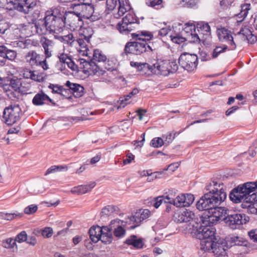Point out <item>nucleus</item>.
Returning a JSON list of instances; mask_svg holds the SVG:
<instances>
[{"mask_svg": "<svg viewBox=\"0 0 257 257\" xmlns=\"http://www.w3.org/2000/svg\"><path fill=\"white\" fill-rule=\"evenodd\" d=\"M116 208L113 205H108L102 208L101 213L103 215H109L115 212Z\"/></svg>", "mask_w": 257, "mask_h": 257, "instance_id": "09e8293b", "label": "nucleus"}, {"mask_svg": "<svg viewBox=\"0 0 257 257\" xmlns=\"http://www.w3.org/2000/svg\"><path fill=\"white\" fill-rule=\"evenodd\" d=\"M152 214V212L147 209H142L136 211L134 215L127 217L129 220V224H133L130 229H134L138 226L143 220L148 218Z\"/></svg>", "mask_w": 257, "mask_h": 257, "instance_id": "2eb2a0df", "label": "nucleus"}, {"mask_svg": "<svg viewBox=\"0 0 257 257\" xmlns=\"http://www.w3.org/2000/svg\"><path fill=\"white\" fill-rule=\"evenodd\" d=\"M216 33L219 41L226 43L229 47V50H235L237 45H238V41L240 39L238 32L233 34L228 29L221 27L217 29Z\"/></svg>", "mask_w": 257, "mask_h": 257, "instance_id": "423d86ee", "label": "nucleus"}, {"mask_svg": "<svg viewBox=\"0 0 257 257\" xmlns=\"http://www.w3.org/2000/svg\"><path fill=\"white\" fill-rule=\"evenodd\" d=\"M31 79L37 82H43L45 79L44 74L39 73L38 71H33L32 74Z\"/></svg>", "mask_w": 257, "mask_h": 257, "instance_id": "49530a36", "label": "nucleus"}, {"mask_svg": "<svg viewBox=\"0 0 257 257\" xmlns=\"http://www.w3.org/2000/svg\"><path fill=\"white\" fill-rule=\"evenodd\" d=\"M96 4L95 5H78L76 6V10L79 11L78 13L81 17L89 19L92 22L98 20L100 18V16L97 13L95 12Z\"/></svg>", "mask_w": 257, "mask_h": 257, "instance_id": "f8f14e48", "label": "nucleus"}, {"mask_svg": "<svg viewBox=\"0 0 257 257\" xmlns=\"http://www.w3.org/2000/svg\"><path fill=\"white\" fill-rule=\"evenodd\" d=\"M16 242L15 239L9 238L3 241L2 245L6 248H13L16 245Z\"/></svg>", "mask_w": 257, "mask_h": 257, "instance_id": "de8ad7c7", "label": "nucleus"}, {"mask_svg": "<svg viewBox=\"0 0 257 257\" xmlns=\"http://www.w3.org/2000/svg\"><path fill=\"white\" fill-rule=\"evenodd\" d=\"M130 65L132 67H135L138 68L139 71H144L145 73H147V71H149V69H151V65L148 63H141L137 62L131 61Z\"/></svg>", "mask_w": 257, "mask_h": 257, "instance_id": "ea45409f", "label": "nucleus"}, {"mask_svg": "<svg viewBox=\"0 0 257 257\" xmlns=\"http://www.w3.org/2000/svg\"><path fill=\"white\" fill-rule=\"evenodd\" d=\"M178 69V65L175 62L169 60L158 61L153 66L149 71L157 75L167 76L170 73H173Z\"/></svg>", "mask_w": 257, "mask_h": 257, "instance_id": "6e6552de", "label": "nucleus"}, {"mask_svg": "<svg viewBox=\"0 0 257 257\" xmlns=\"http://www.w3.org/2000/svg\"><path fill=\"white\" fill-rule=\"evenodd\" d=\"M164 144V141L161 138H155L151 142V146L154 148L161 147Z\"/></svg>", "mask_w": 257, "mask_h": 257, "instance_id": "3c124183", "label": "nucleus"}, {"mask_svg": "<svg viewBox=\"0 0 257 257\" xmlns=\"http://www.w3.org/2000/svg\"><path fill=\"white\" fill-rule=\"evenodd\" d=\"M170 37L173 42L177 44H180L185 41H187L186 37L185 36L183 37L179 36H173L172 35H171Z\"/></svg>", "mask_w": 257, "mask_h": 257, "instance_id": "052dcab7", "label": "nucleus"}, {"mask_svg": "<svg viewBox=\"0 0 257 257\" xmlns=\"http://www.w3.org/2000/svg\"><path fill=\"white\" fill-rule=\"evenodd\" d=\"M27 235L25 231H23L19 233L15 238L16 241L22 242L26 241Z\"/></svg>", "mask_w": 257, "mask_h": 257, "instance_id": "4d7b16f0", "label": "nucleus"}, {"mask_svg": "<svg viewBox=\"0 0 257 257\" xmlns=\"http://www.w3.org/2000/svg\"><path fill=\"white\" fill-rule=\"evenodd\" d=\"M228 249V246L225 240H219L217 241H214L212 248V252L217 255H225L226 254V251Z\"/></svg>", "mask_w": 257, "mask_h": 257, "instance_id": "b1692460", "label": "nucleus"}, {"mask_svg": "<svg viewBox=\"0 0 257 257\" xmlns=\"http://www.w3.org/2000/svg\"><path fill=\"white\" fill-rule=\"evenodd\" d=\"M200 250L209 251L211 250H212V248L214 244V240L210 239H200Z\"/></svg>", "mask_w": 257, "mask_h": 257, "instance_id": "c9c22d12", "label": "nucleus"}, {"mask_svg": "<svg viewBox=\"0 0 257 257\" xmlns=\"http://www.w3.org/2000/svg\"><path fill=\"white\" fill-rule=\"evenodd\" d=\"M167 200H165V203H170L178 207H185L189 206L193 203L194 197L192 194H180L175 198L173 197V194L166 196Z\"/></svg>", "mask_w": 257, "mask_h": 257, "instance_id": "9d476101", "label": "nucleus"}, {"mask_svg": "<svg viewBox=\"0 0 257 257\" xmlns=\"http://www.w3.org/2000/svg\"><path fill=\"white\" fill-rule=\"evenodd\" d=\"M80 64V68L82 69L85 73L90 75L94 74L97 76L103 75L105 71L100 68L92 61H88L83 58H79L77 60Z\"/></svg>", "mask_w": 257, "mask_h": 257, "instance_id": "ddd939ff", "label": "nucleus"}, {"mask_svg": "<svg viewBox=\"0 0 257 257\" xmlns=\"http://www.w3.org/2000/svg\"><path fill=\"white\" fill-rule=\"evenodd\" d=\"M211 186L213 187L211 190L205 194L196 204L200 211H209L214 206L220 205L226 198V187L223 183L213 181Z\"/></svg>", "mask_w": 257, "mask_h": 257, "instance_id": "f257e3e1", "label": "nucleus"}, {"mask_svg": "<svg viewBox=\"0 0 257 257\" xmlns=\"http://www.w3.org/2000/svg\"><path fill=\"white\" fill-rule=\"evenodd\" d=\"M230 242L233 245L245 247L244 253L248 252L247 247L249 246L248 241L243 237L234 236L230 238Z\"/></svg>", "mask_w": 257, "mask_h": 257, "instance_id": "7c9ffc66", "label": "nucleus"}, {"mask_svg": "<svg viewBox=\"0 0 257 257\" xmlns=\"http://www.w3.org/2000/svg\"><path fill=\"white\" fill-rule=\"evenodd\" d=\"M101 230V227L98 226H92L89 229V237L93 242L96 243L98 240H100L101 234L102 233Z\"/></svg>", "mask_w": 257, "mask_h": 257, "instance_id": "c756f323", "label": "nucleus"}, {"mask_svg": "<svg viewBox=\"0 0 257 257\" xmlns=\"http://www.w3.org/2000/svg\"><path fill=\"white\" fill-rule=\"evenodd\" d=\"M16 51L8 49L5 45L0 46V56L11 61H14L16 58Z\"/></svg>", "mask_w": 257, "mask_h": 257, "instance_id": "cd10ccee", "label": "nucleus"}, {"mask_svg": "<svg viewBox=\"0 0 257 257\" xmlns=\"http://www.w3.org/2000/svg\"><path fill=\"white\" fill-rule=\"evenodd\" d=\"M213 225H205L202 223L201 227L199 229L198 237L200 239H214L215 229Z\"/></svg>", "mask_w": 257, "mask_h": 257, "instance_id": "aec40b11", "label": "nucleus"}, {"mask_svg": "<svg viewBox=\"0 0 257 257\" xmlns=\"http://www.w3.org/2000/svg\"><path fill=\"white\" fill-rule=\"evenodd\" d=\"M46 100H51V99L45 93H39L34 97L32 102L35 105H42Z\"/></svg>", "mask_w": 257, "mask_h": 257, "instance_id": "72a5a7b5", "label": "nucleus"}, {"mask_svg": "<svg viewBox=\"0 0 257 257\" xmlns=\"http://www.w3.org/2000/svg\"><path fill=\"white\" fill-rule=\"evenodd\" d=\"M93 59L97 62H105L107 57L101 51L96 49L93 51Z\"/></svg>", "mask_w": 257, "mask_h": 257, "instance_id": "a19ab883", "label": "nucleus"}, {"mask_svg": "<svg viewBox=\"0 0 257 257\" xmlns=\"http://www.w3.org/2000/svg\"><path fill=\"white\" fill-rule=\"evenodd\" d=\"M21 113V109L18 105H11L4 110V121L8 125H12L19 120Z\"/></svg>", "mask_w": 257, "mask_h": 257, "instance_id": "1a4fd4ad", "label": "nucleus"}, {"mask_svg": "<svg viewBox=\"0 0 257 257\" xmlns=\"http://www.w3.org/2000/svg\"><path fill=\"white\" fill-rule=\"evenodd\" d=\"M227 209L224 207L214 206L209 211L205 212L201 221L205 225L215 224L220 220H223V218L227 215Z\"/></svg>", "mask_w": 257, "mask_h": 257, "instance_id": "0eeeda50", "label": "nucleus"}, {"mask_svg": "<svg viewBox=\"0 0 257 257\" xmlns=\"http://www.w3.org/2000/svg\"><path fill=\"white\" fill-rule=\"evenodd\" d=\"M9 25L7 23L4 22L0 23V35L4 34L9 29Z\"/></svg>", "mask_w": 257, "mask_h": 257, "instance_id": "774afa93", "label": "nucleus"}, {"mask_svg": "<svg viewBox=\"0 0 257 257\" xmlns=\"http://www.w3.org/2000/svg\"><path fill=\"white\" fill-rule=\"evenodd\" d=\"M41 58V55L34 50L29 51L25 56L26 62L32 67L38 66Z\"/></svg>", "mask_w": 257, "mask_h": 257, "instance_id": "4be33fe9", "label": "nucleus"}, {"mask_svg": "<svg viewBox=\"0 0 257 257\" xmlns=\"http://www.w3.org/2000/svg\"><path fill=\"white\" fill-rule=\"evenodd\" d=\"M197 59V55L185 53L180 56L179 63L184 69L192 71L196 68Z\"/></svg>", "mask_w": 257, "mask_h": 257, "instance_id": "4468645a", "label": "nucleus"}, {"mask_svg": "<svg viewBox=\"0 0 257 257\" xmlns=\"http://www.w3.org/2000/svg\"><path fill=\"white\" fill-rule=\"evenodd\" d=\"M90 37L83 36L77 40V42L80 46V49L78 50L79 54L82 56L88 55V49L87 45L89 43Z\"/></svg>", "mask_w": 257, "mask_h": 257, "instance_id": "bb28decb", "label": "nucleus"}, {"mask_svg": "<svg viewBox=\"0 0 257 257\" xmlns=\"http://www.w3.org/2000/svg\"><path fill=\"white\" fill-rule=\"evenodd\" d=\"M165 200H167L166 196H159L155 199V202L154 203L153 206L156 208H158L163 202H165Z\"/></svg>", "mask_w": 257, "mask_h": 257, "instance_id": "13d9d810", "label": "nucleus"}, {"mask_svg": "<svg viewBox=\"0 0 257 257\" xmlns=\"http://www.w3.org/2000/svg\"><path fill=\"white\" fill-rule=\"evenodd\" d=\"M41 235L45 238H49L52 236L53 231V229L50 227H45L41 230Z\"/></svg>", "mask_w": 257, "mask_h": 257, "instance_id": "864d4df0", "label": "nucleus"}, {"mask_svg": "<svg viewBox=\"0 0 257 257\" xmlns=\"http://www.w3.org/2000/svg\"><path fill=\"white\" fill-rule=\"evenodd\" d=\"M223 220L230 228L235 229L240 228L243 224L248 222L249 218L243 214H227V216L223 218Z\"/></svg>", "mask_w": 257, "mask_h": 257, "instance_id": "9b49d317", "label": "nucleus"}, {"mask_svg": "<svg viewBox=\"0 0 257 257\" xmlns=\"http://www.w3.org/2000/svg\"><path fill=\"white\" fill-rule=\"evenodd\" d=\"M162 0H146V4L156 9H160L163 7Z\"/></svg>", "mask_w": 257, "mask_h": 257, "instance_id": "37998d69", "label": "nucleus"}, {"mask_svg": "<svg viewBox=\"0 0 257 257\" xmlns=\"http://www.w3.org/2000/svg\"><path fill=\"white\" fill-rule=\"evenodd\" d=\"M54 38L58 40L64 44L70 46H73L75 41V38L72 33H69L68 34L64 36L55 35Z\"/></svg>", "mask_w": 257, "mask_h": 257, "instance_id": "2f4dec72", "label": "nucleus"}, {"mask_svg": "<svg viewBox=\"0 0 257 257\" xmlns=\"http://www.w3.org/2000/svg\"><path fill=\"white\" fill-rule=\"evenodd\" d=\"M196 31L195 25L189 23L186 24L183 32V35L186 37V40L191 43L199 42L200 38Z\"/></svg>", "mask_w": 257, "mask_h": 257, "instance_id": "6ab92c4d", "label": "nucleus"}, {"mask_svg": "<svg viewBox=\"0 0 257 257\" xmlns=\"http://www.w3.org/2000/svg\"><path fill=\"white\" fill-rule=\"evenodd\" d=\"M23 214L22 213H1L0 217L4 219L7 220H12L17 217H21Z\"/></svg>", "mask_w": 257, "mask_h": 257, "instance_id": "c03bdc74", "label": "nucleus"}, {"mask_svg": "<svg viewBox=\"0 0 257 257\" xmlns=\"http://www.w3.org/2000/svg\"><path fill=\"white\" fill-rule=\"evenodd\" d=\"M138 20L133 14L128 13L117 25V28L120 33H128L133 29V25L137 23Z\"/></svg>", "mask_w": 257, "mask_h": 257, "instance_id": "dca6fc26", "label": "nucleus"}, {"mask_svg": "<svg viewBox=\"0 0 257 257\" xmlns=\"http://www.w3.org/2000/svg\"><path fill=\"white\" fill-rule=\"evenodd\" d=\"M226 50H229V47L226 45H223V47H216L213 51L212 57L216 58L219 54L225 52Z\"/></svg>", "mask_w": 257, "mask_h": 257, "instance_id": "a18cd8bd", "label": "nucleus"}, {"mask_svg": "<svg viewBox=\"0 0 257 257\" xmlns=\"http://www.w3.org/2000/svg\"><path fill=\"white\" fill-rule=\"evenodd\" d=\"M238 35L240 36L238 45L241 44L243 42L247 41L250 44H254L257 41V38L254 36L251 31L247 28L241 29L238 32Z\"/></svg>", "mask_w": 257, "mask_h": 257, "instance_id": "412c9836", "label": "nucleus"}, {"mask_svg": "<svg viewBox=\"0 0 257 257\" xmlns=\"http://www.w3.org/2000/svg\"><path fill=\"white\" fill-rule=\"evenodd\" d=\"M17 4L13 0H0V8L8 10L17 9Z\"/></svg>", "mask_w": 257, "mask_h": 257, "instance_id": "58836bf2", "label": "nucleus"}, {"mask_svg": "<svg viewBox=\"0 0 257 257\" xmlns=\"http://www.w3.org/2000/svg\"><path fill=\"white\" fill-rule=\"evenodd\" d=\"M126 158L123 161V164L124 165L130 164L132 163V161L134 160L135 156L131 153H127L126 155Z\"/></svg>", "mask_w": 257, "mask_h": 257, "instance_id": "680f3d73", "label": "nucleus"}, {"mask_svg": "<svg viewBox=\"0 0 257 257\" xmlns=\"http://www.w3.org/2000/svg\"><path fill=\"white\" fill-rule=\"evenodd\" d=\"M174 221L177 223H185V229L190 231L193 230L197 224L198 218L195 213L191 210L185 209V210L177 211L174 215Z\"/></svg>", "mask_w": 257, "mask_h": 257, "instance_id": "39448f33", "label": "nucleus"}, {"mask_svg": "<svg viewBox=\"0 0 257 257\" xmlns=\"http://www.w3.org/2000/svg\"><path fill=\"white\" fill-rule=\"evenodd\" d=\"M102 229V233L101 234L100 240L104 244H107L110 243L113 239L112 234V230L110 227L103 226Z\"/></svg>", "mask_w": 257, "mask_h": 257, "instance_id": "c85d7f7f", "label": "nucleus"}, {"mask_svg": "<svg viewBox=\"0 0 257 257\" xmlns=\"http://www.w3.org/2000/svg\"><path fill=\"white\" fill-rule=\"evenodd\" d=\"M37 2L38 0H25L17 5V9L25 14H28L36 6Z\"/></svg>", "mask_w": 257, "mask_h": 257, "instance_id": "393cba45", "label": "nucleus"}, {"mask_svg": "<svg viewBox=\"0 0 257 257\" xmlns=\"http://www.w3.org/2000/svg\"><path fill=\"white\" fill-rule=\"evenodd\" d=\"M59 59L61 63L66 64L71 58L67 54L62 53L59 56Z\"/></svg>", "mask_w": 257, "mask_h": 257, "instance_id": "69168bd1", "label": "nucleus"}, {"mask_svg": "<svg viewBox=\"0 0 257 257\" xmlns=\"http://www.w3.org/2000/svg\"><path fill=\"white\" fill-rule=\"evenodd\" d=\"M248 234L253 242H257V229L251 230L248 232Z\"/></svg>", "mask_w": 257, "mask_h": 257, "instance_id": "338daca9", "label": "nucleus"}, {"mask_svg": "<svg viewBox=\"0 0 257 257\" xmlns=\"http://www.w3.org/2000/svg\"><path fill=\"white\" fill-rule=\"evenodd\" d=\"M132 36L136 40L134 42H130L126 43L124 52L127 54L140 55L146 52L153 51L151 46L147 43L152 39L153 35L148 31H141L132 33Z\"/></svg>", "mask_w": 257, "mask_h": 257, "instance_id": "f03ea898", "label": "nucleus"}, {"mask_svg": "<svg viewBox=\"0 0 257 257\" xmlns=\"http://www.w3.org/2000/svg\"><path fill=\"white\" fill-rule=\"evenodd\" d=\"M66 86L69 88V91L73 94L75 97H80L84 94V88L81 85L70 82L67 81Z\"/></svg>", "mask_w": 257, "mask_h": 257, "instance_id": "a878e982", "label": "nucleus"}, {"mask_svg": "<svg viewBox=\"0 0 257 257\" xmlns=\"http://www.w3.org/2000/svg\"><path fill=\"white\" fill-rule=\"evenodd\" d=\"M242 205L243 208H247L249 211L253 214H257V198L252 200L251 199L247 203H243Z\"/></svg>", "mask_w": 257, "mask_h": 257, "instance_id": "e433bc0d", "label": "nucleus"}, {"mask_svg": "<svg viewBox=\"0 0 257 257\" xmlns=\"http://www.w3.org/2000/svg\"><path fill=\"white\" fill-rule=\"evenodd\" d=\"M38 209V207L36 205L32 204L24 209V213L26 214H32L35 213Z\"/></svg>", "mask_w": 257, "mask_h": 257, "instance_id": "5fc2aeb1", "label": "nucleus"}, {"mask_svg": "<svg viewBox=\"0 0 257 257\" xmlns=\"http://www.w3.org/2000/svg\"><path fill=\"white\" fill-rule=\"evenodd\" d=\"M63 167L61 166H52L47 169L45 175H47L50 174L54 173L58 171H61Z\"/></svg>", "mask_w": 257, "mask_h": 257, "instance_id": "6e6d98bb", "label": "nucleus"}, {"mask_svg": "<svg viewBox=\"0 0 257 257\" xmlns=\"http://www.w3.org/2000/svg\"><path fill=\"white\" fill-rule=\"evenodd\" d=\"M171 30L170 27H166L159 31L158 35L161 37L166 36Z\"/></svg>", "mask_w": 257, "mask_h": 257, "instance_id": "0e129e2a", "label": "nucleus"}, {"mask_svg": "<svg viewBox=\"0 0 257 257\" xmlns=\"http://www.w3.org/2000/svg\"><path fill=\"white\" fill-rule=\"evenodd\" d=\"M197 31L199 34L209 36L210 35V27L207 23H200L197 25Z\"/></svg>", "mask_w": 257, "mask_h": 257, "instance_id": "4c0bfd02", "label": "nucleus"}, {"mask_svg": "<svg viewBox=\"0 0 257 257\" xmlns=\"http://www.w3.org/2000/svg\"><path fill=\"white\" fill-rule=\"evenodd\" d=\"M68 68L71 69L73 71H77L78 70V65L75 64V62L71 59L67 63H66Z\"/></svg>", "mask_w": 257, "mask_h": 257, "instance_id": "e2e57ef3", "label": "nucleus"}, {"mask_svg": "<svg viewBox=\"0 0 257 257\" xmlns=\"http://www.w3.org/2000/svg\"><path fill=\"white\" fill-rule=\"evenodd\" d=\"M131 9V6L123 7L119 6L118 8L117 13L114 14V17L116 18H119L121 16H123L127 11Z\"/></svg>", "mask_w": 257, "mask_h": 257, "instance_id": "603ef678", "label": "nucleus"}, {"mask_svg": "<svg viewBox=\"0 0 257 257\" xmlns=\"http://www.w3.org/2000/svg\"><path fill=\"white\" fill-rule=\"evenodd\" d=\"M63 13L58 9H53L47 11L45 13L44 20H46V24L48 33L55 35H59L63 32L64 28V22L63 20Z\"/></svg>", "mask_w": 257, "mask_h": 257, "instance_id": "20e7f679", "label": "nucleus"}, {"mask_svg": "<svg viewBox=\"0 0 257 257\" xmlns=\"http://www.w3.org/2000/svg\"><path fill=\"white\" fill-rule=\"evenodd\" d=\"M117 0H106V8L109 11H112L117 5Z\"/></svg>", "mask_w": 257, "mask_h": 257, "instance_id": "bf43d9fd", "label": "nucleus"}, {"mask_svg": "<svg viewBox=\"0 0 257 257\" xmlns=\"http://www.w3.org/2000/svg\"><path fill=\"white\" fill-rule=\"evenodd\" d=\"M250 5L249 4H245L241 6L240 12L237 15L239 18L241 20L238 21H242L247 16L248 11L250 10Z\"/></svg>", "mask_w": 257, "mask_h": 257, "instance_id": "79ce46f5", "label": "nucleus"}, {"mask_svg": "<svg viewBox=\"0 0 257 257\" xmlns=\"http://www.w3.org/2000/svg\"><path fill=\"white\" fill-rule=\"evenodd\" d=\"M125 243L128 245H132L137 248H142L143 246L142 239L137 238V236L135 235L131 236L125 240Z\"/></svg>", "mask_w": 257, "mask_h": 257, "instance_id": "f704fd0d", "label": "nucleus"}, {"mask_svg": "<svg viewBox=\"0 0 257 257\" xmlns=\"http://www.w3.org/2000/svg\"><path fill=\"white\" fill-rule=\"evenodd\" d=\"M80 18L81 17L78 12H69L65 14L63 13V20L64 22V26L67 25L70 27V29L73 30H75L79 27Z\"/></svg>", "mask_w": 257, "mask_h": 257, "instance_id": "a211bd4d", "label": "nucleus"}, {"mask_svg": "<svg viewBox=\"0 0 257 257\" xmlns=\"http://www.w3.org/2000/svg\"><path fill=\"white\" fill-rule=\"evenodd\" d=\"M257 191V180L254 182H248L239 185L234 188L229 193V198L235 203L243 201L247 203L251 199H256Z\"/></svg>", "mask_w": 257, "mask_h": 257, "instance_id": "7ed1b4c3", "label": "nucleus"}, {"mask_svg": "<svg viewBox=\"0 0 257 257\" xmlns=\"http://www.w3.org/2000/svg\"><path fill=\"white\" fill-rule=\"evenodd\" d=\"M21 86V81L19 79H12L10 81V86L15 91L20 92V87Z\"/></svg>", "mask_w": 257, "mask_h": 257, "instance_id": "8fccbe9b", "label": "nucleus"}, {"mask_svg": "<svg viewBox=\"0 0 257 257\" xmlns=\"http://www.w3.org/2000/svg\"><path fill=\"white\" fill-rule=\"evenodd\" d=\"M129 224V220L127 218L126 221L121 220L119 219H115L111 220L109 226L113 233L114 236L117 238H122L124 236L125 234V229L124 228L126 224Z\"/></svg>", "mask_w": 257, "mask_h": 257, "instance_id": "f3484780", "label": "nucleus"}, {"mask_svg": "<svg viewBox=\"0 0 257 257\" xmlns=\"http://www.w3.org/2000/svg\"><path fill=\"white\" fill-rule=\"evenodd\" d=\"M35 27L37 33L40 35H45L48 32L46 24V20H40L36 22L35 23Z\"/></svg>", "mask_w": 257, "mask_h": 257, "instance_id": "473e14b6", "label": "nucleus"}, {"mask_svg": "<svg viewBox=\"0 0 257 257\" xmlns=\"http://www.w3.org/2000/svg\"><path fill=\"white\" fill-rule=\"evenodd\" d=\"M41 45L44 50V54L46 58H49L52 55L53 49L55 45V42L46 37H43L40 41Z\"/></svg>", "mask_w": 257, "mask_h": 257, "instance_id": "5701e85b", "label": "nucleus"}]
</instances>
